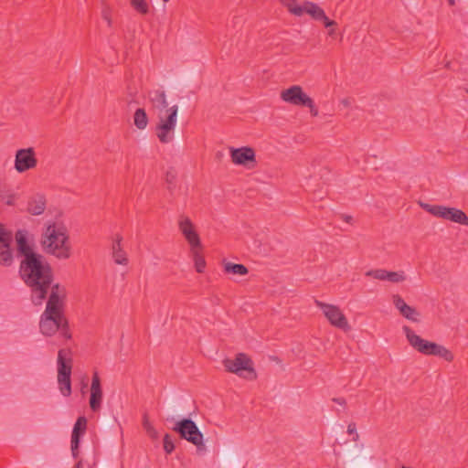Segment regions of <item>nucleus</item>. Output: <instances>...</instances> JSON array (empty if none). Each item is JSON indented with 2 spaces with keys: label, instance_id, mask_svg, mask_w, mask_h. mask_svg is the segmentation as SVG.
<instances>
[{
  "label": "nucleus",
  "instance_id": "obj_7",
  "mask_svg": "<svg viewBox=\"0 0 468 468\" xmlns=\"http://www.w3.org/2000/svg\"><path fill=\"white\" fill-rule=\"evenodd\" d=\"M226 371L238 375L249 380H255L257 373L252 359L245 353H238L233 359L223 360Z\"/></svg>",
  "mask_w": 468,
  "mask_h": 468
},
{
  "label": "nucleus",
  "instance_id": "obj_20",
  "mask_svg": "<svg viewBox=\"0 0 468 468\" xmlns=\"http://www.w3.org/2000/svg\"><path fill=\"white\" fill-rule=\"evenodd\" d=\"M122 237L120 234H116L112 239V257L115 264L126 266L129 263V259L122 248Z\"/></svg>",
  "mask_w": 468,
  "mask_h": 468
},
{
  "label": "nucleus",
  "instance_id": "obj_23",
  "mask_svg": "<svg viewBox=\"0 0 468 468\" xmlns=\"http://www.w3.org/2000/svg\"><path fill=\"white\" fill-rule=\"evenodd\" d=\"M17 250L18 252L23 256V260H27L30 256L32 258L41 256L40 254L34 251V250L28 245L27 239L24 237L17 238Z\"/></svg>",
  "mask_w": 468,
  "mask_h": 468
},
{
  "label": "nucleus",
  "instance_id": "obj_35",
  "mask_svg": "<svg viewBox=\"0 0 468 468\" xmlns=\"http://www.w3.org/2000/svg\"><path fill=\"white\" fill-rule=\"evenodd\" d=\"M335 26L333 27H330V29L328 30V36L329 37H334L335 34V29L334 28Z\"/></svg>",
  "mask_w": 468,
  "mask_h": 468
},
{
  "label": "nucleus",
  "instance_id": "obj_24",
  "mask_svg": "<svg viewBox=\"0 0 468 468\" xmlns=\"http://www.w3.org/2000/svg\"><path fill=\"white\" fill-rule=\"evenodd\" d=\"M223 269L224 271L228 274L243 276L249 272V270L245 265L226 261H223Z\"/></svg>",
  "mask_w": 468,
  "mask_h": 468
},
{
  "label": "nucleus",
  "instance_id": "obj_13",
  "mask_svg": "<svg viewBox=\"0 0 468 468\" xmlns=\"http://www.w3.org/2000/svg\"><path fill=\"white\" fill-rule=\"evenodd\" d=\"M230 158L233 164L248 168H253L257 165L255 151L250 146L231 147Z\"/></svg>",
  "mask_w": 468,
  "mask_h": 468
},
{
  "label": "nucleus",
  "instance_id": "obj_18",
  "mask_svg": "<svg viewBox=\"0 0 468 468\" xmlns=\"http://www.w3.org/2000/svg\"><path fill=\"white\" fill-rule=\"evenodd\" d=\"M102 388L101 385V378L97 371H94L91 378L90 407L92 411L97 412L101 408L102 402Z\"/></svg>",
  "mask_w": 468,
  "mask_h": 468
},
{
  "label": "nucleus",
  "instance_id": "obj_5",
  "mask_svg": "<svg viewBox=\"0 0 468 468\" xmlns=\"http://www.w3.org/2000/svg\"><path fill=\"white\" fill-rule=\"evenodd\" d=\"M403 332L410 345L418 352L426 356H436L443 358L447 362H452L454 359L453 353L444 346L434 342L422 339L416 335L408 325L403 326Z\"/></svg>",
  "mask_w": 468,
  "mask_h": 468
},
{
  "label": "nucleus",
  "instance_id": "obj_9",
  "mask_svg": "<svg viewBox=\"0 0 468 468\" xmlns=\"http://www.w3.org/2000/svg\"><path fill=\"white\" fill-rule=\"evenodd\" d=\"M281 99L294 106L307 107L312 116H318L319 112L314 100L299 85H293L282 90Z\"/></svg>",
  "mask_w": 468,
  "mask_h": 468
},
{
  "label": "nucleus",
  "instance_id": "obj_21",
  "mask_svg": "<svg viewBox=\"0 0 468 468\" xmlns=\"http://www.w3.org/2000/svg\"><path fill=\"white\" fill-rule=\"evenodd\" d=\"M392 300L393 304L399 311L403 317L413 322L419 321L417 317L419 313L417 310L414 307L408 305L400 295H393Z\"/></svg>",
  "mask_w": 468,
  "mask_h": 468
},
{
  "label": "nucleus",
  "instance_id": "obj_32",
  "mask_svg": "<svg viewBox=\"0 0 468 468\" xmlns=\"http://www.w3.org/2000/svg\"><path fill=\"white\" fill-rule=\"evenodd\" d=\"M346 431H347L348 434H350V435L353 434L354 435V437H353V441H358L359 435H358V433L356 431V426L355 422H351V423L348 424Z\"/></svg>",
  "mask_w": 468,
  "mask_h": 468
},
{
  "label": "nucleus",
  "instance_id": "obj_31",
  "mask_svg": "<svg viewBox=\"0 0 468 468\" xmlns=\"http://www.w3.org/2000/svg\"><path fill=\"white\" fill-rule=\"evenodd\" d=\"M164 450L166 453L170 454L175 450V444L169 434L164 436Z\"/></svg>",
  "mask_w": 468,
  "mask_h": 468
},
{
  "label": "nucleus",
  "instance_id": "obj_19",
  "mask_svg": "<svg viewBox=\"0 0 468 468\" xmlns=\"http://www.w3.org/2000/svg\"><path fill=\"white\" fill-rule=\"evenodd\" d=\"M367 277H371L379 281H388L390 282L399 283L406 280L404 271H389L385 269L369 270L365 272Z\"/></svg>",
  "mask_w": 468,
  "mask_h": 468
},
{
  "label": "nucleus",
  "instance_id": "obj_16",
  "mask_svg": "<svg viewBox=\"0 0 468 468\" xmlns=\"http://www.w3.org/2000/svg\"><path fill=\"white\" fill-rule=\"evenodd\" d=\"M303 14L309 15L314 20L322 21L325 27L337 25L335 21L327 17L322 7L311 1H304L303 3Z\"/></svg>",
  "mask_w": 468,
  "mask_h": 468
},
{
  "label": "nucleus",
  "instance_id": "obj_28",
  "mask_svg": "<svg viewBox=\"0 0 468 468\" xmlns=\"http://www.w3.org/2000/svg\"><path fill=\"white\" fill-rule=\"evenodd\" d=\"M165 183L168 191L173 194L176 187V173L175 170L170 169L165 174Z\"/></svg>",
  "mask_w": 468,
  "mask_h": 468
},
{
  "label": "nucleus",
  "instance_id": "obj_27",
  "mask_svg": "<svg viewBox=\"0 0 468 468\" xmlns=\"http://www.w3.org/2000/svg\"><path fill=\"white\" fill-rule=\"evenodd\" d=\"M282 4L292 15L295 16H303V5H299L297 0H282Z\"/></svg>",
  "mask_w": 468,
  "mask_h": 468
},
{
  "label": "nucleus",
  "instance_id": "obj_10",
  "mask_svg": "<svg viewBox=\"0 0 468 468\" xmlns=\"http://www.w3.org/2000/svg\"><path fill=\"white\" fill-rule=\"evenodd\" d=\"M314 304L318 307L328 323L344 332L350 330L348 320L339 306L314 299Z\"/></svg>",
  "mask_w": 468,
  "mask_h": 468
},
{
  "label": "nucleus",
  "instance_id": "obj_25",
  "mask_svg": "<svg viewBox=\"0 0 468 468\" xmlns=\"http://www.w3.org/2000/svg\"><path fill=\"white\" fill-rule=\"evenodd\" d=\"M201 249L202 247L190 249L195 262V269L198 273L204 272L206 268V261L204 256L201 254Z\"/></svg>",
  "mask_w": 468,
  "mask_h": 468
},
{
  "label": "nucleus",
  "instance_id": "obj_2",
  "mask_svg": "<svg viewBox=\"0 0 468 468\" xmlns=\"http://www.w3.org/2000/svg\"><path fill=\"white\" fill-rule=\"evenodd\" d=\"M19 274L23 282L30 290V298L35 305H40L47 298L48 291L54 285L53 271L51 266L47 262L44 257L31 256L27 260H22L19 266Z\"/></svg>",
  "mask_w": 468,
  "mask_h": 468
},
{
  "label": "nucleus",
  "instance_id": "obj_1",
  "mask_svg": "<svg viewBox=\"0 0 468 468\" xmlns=\"http://www.w3.org/2000/svg\"><path fill=\"white\" fill-rule=\"evenodd\" d=\"M66 299V287L54 283L39 320V329L44 335L52 336L59 332V337L65 341L71 339L69 321L64 314Z\"/></svg>",
  "mask_w": 468,
  "mask_h": 468
},
{
  "label": "nucleus",
  "instance_id": "obj_36",
  "mask_svg": "<svg viewBox=\"0 0 468 468\" xmlns=\"http://www.w3.org/2000/svg\"><path fill=\"white\" fill-rule=\"evenodd\" d=\"M103 17L107 20L108 25L111 26L112 21L106 13H103Z\"/></svg>",
  "mask_w": 468,
  "mask_h": 468
},
{
  "label": "nucleus",
  "instance_id": "obj_22",
  "mask_svg": "<svg viewBox=\"0 0 468 468\" xmlns=\"http://www.w3.org/2000/svg\"><path fill=\"white\" fill-rule=\"evenodd\" d=\"M46 209V198L42 195H37L32 197L28 201L27 211L34 215L38 216L41 215Z\"/></svg>",
  "mask_w": 468,
  "mask_h": 468
},
{
  "label": "nucleus",
  "instance_id": "obj_8",
  "mask_svg": "<svg viewBox=\"0 0 468 468\" xmlns=\"http://www.w3.org/2000/svg\"><path fill=\"white\" fill-rule=\"evenodd\" d=\"M173 431L177 432L182 439L194 444L197 452L206 451L203 433L191 419H183L177 421L173 427Z\"/></svg>",
  "mask_w": 468,
  "mask_h": 468
},
{
  "label": "nucleus",
  "instance_id": "obj_30",
  "mask_svg": "<svg viewBox=\"0 0 468 468\" xmlns=\"http://www.w3.org/2000/svg\"><path fill=\"white\" fill-rule=\"evenodd\" d=\"M131 5L142 15H146L149 12V5L145 0H131Z\"/></svg>",
  "mask_w": 468,
  "mask_h": 468
},
{
  "label": "nucleus",
  "instance_id": "obj_38",
  "mask_svg": "<svg viewBox=\"0 0 468 468\" xmlns=\"http://www.w3.org/2000/svg\"><path fill=\"white\" fill-rule=\"evenodd\" d=\"M447 1L451 6H453L455 5V0H447Z\"/></svg>",
  "mask_w": 468,
  "mask_h": 468
},
{
  "label": "nucleus",
  "instance_id": "obj_14",
  "mask_svg": "<svg viewBox=\"0 0 468 468\" xmlns=\"http://www.w3.org/2000/svg\"><path fill=\"white\" fill-rule=\"evenodd\" d=\"M178 228L189 244L190 249L201 247L199 235L196 231L194 224L188 217L184 215L180 216L178 219Z\"/></svg>",
  "mask_w": 468,
  "mask_h": 468
},
{
  "label": "nucleus",
  "instance_id": "obj_15",
  "mask_svg": "<svg viewBox=\"0 0 468 468\" xmlns=\"http://www.w3.org/2000/svg\"><path fill=\"white\" fill-rule=\"evenodd\" d=\"M12 233L5 229L0 223V263L10 266L13 262V256L10 249Z\"/></svg>",
  "mask_w": 468,
  "mask_h": 468
},
{
  "label": "nucleus",
  "instance_id": "obj_17",
  "mask_svg": "<svg viewBox=\"0 0 468 468\" xmlns=\"http://www.w3.org/2000/svg\"><path fill=\"white\" fill-rule=\"evenodd\" d=\"M87 419L80 416L77 419L71 433L70 448L73 458L77 459L80 454V437L86 432Z\"/></svg>",
  "mask_w": 468,
  "mask_h": 468
},
{
  "label": "nucleus",
  "instance_id": "obj_29",
  "mask_svg": "<svg viewBox=\"0 0 468 468\" xmlns=\"http://www.w3.org/2000/svg\"><path fill=\"white\" fill-rule=\"evenodd\" d=\"M143 427L145 430V431L147 432V434L152 439H156L157 438L158 433H157L156 430L154 429V427L149 421V418H148L147 413L144 414V417H143Z\"/></svg>",
  "mask_w": 468,
  "mask_h": 468
},
{
  "label": "nucleus",
  "instance_id": "obj_12",
  "mask_svg": "<svg viewBox=\"0 0 468 468\" xmlns=\"http://www.w3.org/2000/svg\"><path fill=\"white\" fill-rule=\"evenodd\" d=\"M37 165V159L33 147L22 148L16 151L15 156V169L18 173L34 169Z\"/></svg>",
  "mask_w": 468,
  "mask_h": 468
},
{
  "label": "nucleus",
  "instance_id": "obj_6",
  "mask_svg": "<svg viewBox=\"0 0 468 468\" xmlns=\"http://www.w3.org/2000/svg\"><path fill=\"white\" fill-rule=\"evenodd\" d=\"M72 357L70 349H60L58 353V384L64 397L71 395Z\"/></svg>",
  "mask_w": 468,
  "mask_h": 468
},
{
  "label": "nucleus",
  "instance_id": "obj_37",
  "mask_svg": "<svg viewBox=\"0 0 468 468\" xmlns=\"http://www.w3.org/2000/svg\"><path fill=\"white\" fill-rule=\"evenodd\" d=\"M82 466V462L81 461H79L76 464H75V467L74 468H81Z\"/></svg>",
  "mask_w": 468,
  "mask_h": 468
},
{
  "label": "nucleus",
  "instance_id": "obj_33",
  "mask_svg": "<svg viewBox=\"0 0 468 468\" xmlns=\"http://www.w3.org/2000/svg\"><path fill=\"white\" fill-rule=\"evenodd\" d=\"M332 400L335 402V403H337L343 407H346V399L344 398H333Z\"/></svg>",
  "mask_w": 468,
  "mask_h": 468
},
{
  "label": "nucleus",
  "instance_id": "obj_3",
  "mask_svg": "<svg viewBox=\"0 0 468 468\" xmlns=\"http://www.w3.org/2000/svg\"><path fill=\"white\" fill-rule=\"evenodd\" d=\"M153 112L156 114L157 122L154 134L163 144H171L175 139V130L177 123L178 106L169 108L166 94L163 90H153L147 92Z\"/></svg>",
  "mask_w": 468,
  "mask_h": 468
},
{
  "label": "nucleus",
  "instance_id": "obj_26",
  "mask_svg": "<svg viewBox=\"0 0 468 468\" xmlns=\"http://www.w3.org/2000/svg\"><path fill=\"white\" fill-rule=\"evenodd\" d=\"M133 123L139 130H144L148 124V116L143 108H139L133 114Z\"/></svg>",
  "mask_w": 468,
  "mask_h": 468
},
{
  "label": "nucleus",
  "instance_id": "obj_34",
  "mask_svg": "<svg viewBox=\"0 0 468 468\" xmlns=\"http://www.w3.org/2000/svg\"><path fill=\"white\" fill-rule=\"evenodd\" d=\"M341 218H342L345 222H346V223H351V222H352V220H353L352 216H349V215H342V216H341Z\"/></svg>",
  "mask_w": 468,
  "mask_h": 468
},
{
  "label": "nucleus",
  "instance_id": "obj_4",
  "mask_svg": "<svg viewBox=\"0 0 468 468\" xmlns=\"http://www.w3.org/2000/svg\"><path fill=\"white\" fill-rule=\"evenodd\" d=\"M41 245L45 252L59 260H67L71 255L68 231L62 224H48L42 235Z\"/></svg>",
  "mask_w": 468,
  "mask_h": 468
},
{
  "label": "nucleus",
  "instance_id": "obj_11",
  "mask_svg": "<svg viewBox=\"0 0 468 468\" xmlns=\"http://www.w3.org/2000/svg\"><path fill=\"white\" fill-rule=\"evenodd\" d=\"M421 207L436 218L468 226V216L461 209L441 205L420 204Z\"/></svg>",
  "mask_w": 468,
  "mask_h": 468
}]
</instances>
